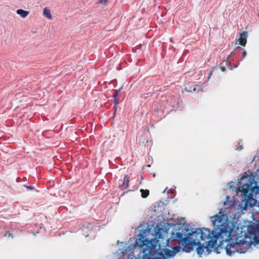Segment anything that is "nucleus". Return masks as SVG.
<instances>
[{"instance_id": "nucleus-5", "label": "nucleus", "mask_w": 259, "mask_h": 259, "mask_svg": "<svg viewBox=\"0 0 259 259\" xmlns=\"http://www.w3.org/2000/svg\"><path fill=\"white\" fill-rule=\"evenodd\" d=\"M114 99V108H115L114 112L116 111L117 106L118 104L119 97H118V92L116 91L115 93L113 95Z\"/></svg>"}, {"instance_id": "nucleus-4", "label": "nucleus", "mask_w": 259, "mask_h": 259, "mask_svg": "<svg viewBox=\"0 0 259 259\" xmlns=\"http://www.w3.org/2000/svg\"><path fill=\"white\" fill-rule=\"evenodd\" d=\"M129 179L130 178L128 176H125L124 177L123 182L122 180H121L122 184L119 185V188L123 190L126 189L128 186V183L130 181Z\"/></svg>"}, {"instance_id": "nucleus-21", "label": "nucleus", "mask_w": 259, "mask_h": 259, "mask_svg": "<svg viewBox=\"0 0 259 259\" xmlns=\"http://www.w3.org/2000/svg\"><path fill=\"white\" fill-rule=\"evenodd\" d=\"M212 74V72H210L209 74V76H208V79L210 78V76Z\"/></svg>"}, {"instance_id": "nucleus-2", "label": "nucleus", "mask_w": 259, "mask_h": 259, "mask_svg": "<svg viewBox=\"0 0 259 259\" xmlns=\"http://www.w3.org/2000/svg\"><path fill=\"white\" fill-rule=\"evenodd\" d=\"M138 237L135 246L142 248L143 254L141 259H166L175 256L181 250L183 251V247L180 244L174 246L172 250L160 249L155 240L149 241L141 234Z\"/></svg>"}, {"instance_id": "nucleus-22", "label": "nucleus", "mask_w": 259, "mask_h": 259, "mask_svg": "<svg viewBox=\"0 0 259 259\" xmlns=\"http://www.w3.org/2000/svg\"><path fill=\"white\" fill-rule=\"evenodd\" d=\"M170 41L171 42H173V41H172V39L171 38H170Z\"/></svg>"}, {"instance_id": "nucleus-13", "label": "nucleus", "mask_w": 259, "mask_h": 259, "mask_svg": "<svg viewBox=\"0 0 259 259\" xmlns=\"http://www.w3.org/2000/svg\"><path fill=\"white\" fill-rule=\"evenodd\" d=\"M24 186L25 187H26L28 190H33L34 189V188L32 186H26V185H24Z\"/></svg>"}, {"instance_id": "nucleus-12", "label": "nucleus", "mask_w": 259, "mask_h": 259, "mask_svg": "<svg viewBox=\"0 0 259 259\" xmlns=\"http://www.w3.org/2000/svg\"><path fill=\"white\" fill-rule=\"evenodd\" d=\"M5 237L13 238V236L12 233H11L9 231H6L5 234L4 235Z\"/></svg>"}, {"instance_id": "nucleus-10", "label": "nucleus", "mask_w": 259, "mask_h": 259, "mask_svg": "<svg viewBox=\"0 0 259 259\" xmlns=\"http://www.w3.org/2000/svg\"><path fill=\"white\" fill-rule=\"evenodd\" d=\"M185 90L186 91L192 92L195 91H199L200 90V88L199 86L195 85L194 87H190L189 89H188L187 88H185Z\"/></svg>"}, {"instance_id": "nucleus-14", "label": "nucleus", "mask_w": 259, "mask_h": 259, "mask_svg": "<svg viewBox=\"0 0 259 259\" xmlns=\"http://www.w3.org/2000/svg\"><path fill=\"white\" fill-rule=\"evenodd\" d=\"M85 225H86V227L88 229H90L93 227V225L91 224L85 223Z\"/></svg>"}, {"instance_id": "nucleus-15", "label": "nucleus", "mask_w": 259, "mask_h": 259, "mask_svg": "<svg viewBox=\"0 0 259 259\" xmlns=\"http://www.w3.org/2000/svg\"><path fill=\"white\" fill-rule=\"evenodd\" d=\"M220 68L223 72H225L226 70V68L223 66V64H220Z\"/></svg>"}, {"instance_id": "nucleus-1", "label": "nucleus", "mask_w": 259, "mask_h": 259, "mask_svg": "<svg viewBox=\"0 0 259 259\" xmlns=\"http://www.w3.org/2000/svg\"><path fill=\"white\" fill-rule=\"evenodd\" d=\"M222 210L220 209L219 214L210 217L213 225L211 232L207 228H198L189 232V229L185 227L172 231L171 239L178 241L183 247V251L186 252H190L194 246H198L197 252L200 256L204 249L207 254L212 251L220 253V250H225L230 256L236 252L244 253L251 246L252 238L256 244L259 243V223L248 225L247 233L241 231L232 236L233 224Z\"/></svg>"}, {"instance_id": "nucleus-9", "label": "nucleus", "mask_w": 259, "mask_h": 259, "mask_svg": "<svg viewBox=\"0 0 259 259\" xmlns=\"http://www.w3.org/2000/svg\"><path fill=\"white\" fill-rule=\"evenodd\" d=\"M236 50L237 51H239V53H241L242 55V58L240 60V61H242L246 56L247 55V53H246V51L241 48L240 47H238L236 48Z\"/></svg>"}, {"instance_id": "nucleus-6", "label": "nucleus", "mask_w": 259, "mask_h": 259, "mask_svg": "<svg viewBox=\"0 0 259 259\" xmlns=\"http://www.w3.org/2000/svg\"><path fill=\"white\" fill-rule=\"evenodd\" d=\"M43 15L45 17L48 18L49 19H52V15L51 11L47 8H45L43 10Z\"/></svg>"}, {"instance_id": "nucleus-11", "label": "nucleus", "mask_w": 259, "mask_h": 259, "mask_svg": "<svg viewBox=\"0 0 259 259\" xmlns=\"http://www.w3.org/2000/svg\"><path fill=\"white\" fill-rule=\"evenodd\" d=\"M141 196L143 198H146L149 194V191L148 190L141 189Z\"/></svg>"}, {"instance_id": "nucleus-19", "label": "nucleus", "mask_w": 259, "mask_h": 259, "mask_svg": "<svg viewBox=\"0 0 259 259\" xmlns=\"http://www.w3.org/2000/svg\"><path fill=\"white\" fill-rule=\"evenodd\" d=\"M16 181L17 182H19L20 181V178H17Z\"/></svg>"}, {"instance_id": "nucleus-7", "label": "nucleus", "mask_w": 259, "mask_h": 259, "mask_svg": "<svg viewBox=\"0 0 259 259\" xmlns=\"http://www.w3.org/2000/svg\"><path fill=\"white\" fill-rule=\"evenodd\" d=\"M17 13L20 15L22 18H25L29 14V12L24 11L22 9H18L17 10Z\"/></svg>"}, {"instance_id": "nucleus-17", "label": "nucleus", "mask_w": 259, "mask_h": 259, "mask_svg": "<svg viewBox=\"0 0 259 259\" xmlns=\"http://www.w3.org/2000/svg\"><path fill=\"white\" fill-rule=\"evenodd\" d=\"M242 149V146H240L239 147L237 148L236 149V150H241Z\"/></svg>"}, {"instance_id": "nucleus-18", "label": "nucleus", "mask_w": 259, "mask_h": 259, "mask_svg": "<svg viewBox=\"0 0 259 259\" xmlns=\"http://www.w3.org/2000/svg\"><path fill=\"white\" fill-rule=\"evenodd\" d=\"M234 183L233 182H231L230 183V187L232 188V186L234 185Z\"/></svg>"}, {"instance_id": "nucleus-8", "label": "nucleus", "mask_w": 259, "mask_h": 259, "mask_svg": "<svg viewBox=\"0 0 259 259\" xmlns=\"http://www.w3.org/2000/svg\"><path fill=\"white\" fill-rule=\"evenodd\" d=\"M230 55L228 56L227 60H226V62L227 63V67L229 69L232 70L233 68H237L238 66V65H233L232 63L231 62V60L230 59Z\"/></svg>"}, {"instance_id": "nucleus-16", "label": "nucleus", "mask_w": 259, "mask_h": 259, "mask_svg": "<svg viewBox=\"0 0 259 259\" xmlns=\"http://www.w3.org/2000/svg\"><path fill=\"white\" fill-rule=\"evenodd\" d=\"M227 63H228L226 62V60H225V61H224L223 62H222L221 63V64H223V66H224L225 68H226V67H227V66H228V65H227Z\"/></svg>"}, {"instance_id": "nucleus-20", "label": "nucleus", "mask_w": 259, "mask_h": 259, "mask_svg": "<svg viewBox=\"0 0 259 259\" xmlns=\"http://www.w3.org/2000/svg\"><path fill=\"white\" fill-rule=\"evenodd\" d=\"M107 0H100V2L101 3H105L107 1Z\"/></svg>"}, {"instance_id": "nucleus-3", "label": "nucleus", "mask_w": 259, "mask_h": 259, "mask_svg": "<svg viewBox=\"0 0 259 259\" xmlns=\"http://www.w3.org/2000/svg\"><path fill=\"white\" fill-rule=\"evenodd\" d=\"M247 34L246 32H243L240 34L238 41L241 46H245L247 42Z\"/></svg>"}]
</instances>
